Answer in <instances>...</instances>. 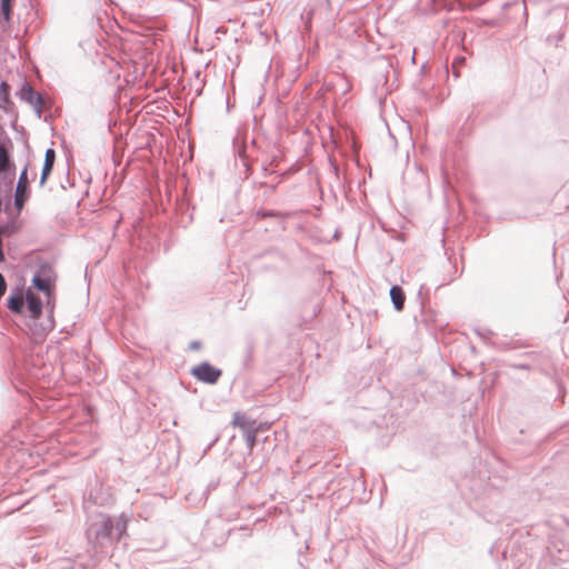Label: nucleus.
Listing matches in <instances>:
<instances>
[{"mask_svg":"<svg viewBox=\"0 0 569 569\" xmlns=\"http://www.w3.org/2000/svg\"><path fill=\"white\" fill-rule=\"evenodd\" d=\"M54 279V272L52 268L47 263L40 266L32 278L33 287L48 297L47 306L50 307V312H52L53 309V306H51V297Z\"/></svg>","mask_w":569,"mask_h":569,"instance_id":"obj_1","label":"nucleus"},{"mask_svg":"<svg viewBox=\"0 0 569 569\" xmlns=\"http://www.w3.org/2000/svg\"><path fill=\"white\" fill-rule=\"evenodd\" d=\"M190 373L199 381L213 385L219 380V378L222 375V371L213 367L208 361H203L198 366H194L191 369Z\"/></svg>","mask_w":569,"mask_h":569,"instance_id":"obj_2","label":"nucleus"},{"mask_svg":"<svg viewBox=\"0 0 569 569\" xmlns=\"http://www.w3.org/2000/svg\"><path fill=\"white\" fill-rule=\"evenodd\" d=\"M28 184H29L28 169H27V167H24V169L21 171V173L19 176V180L17 183L16 193H14V206L18 211H21V209L24 206V202L28 199V196H29Z\"/></svg>","mask_w":569,"mask_h":569,"instance_id":"obj_3","label":"nucleus"},{"mask_svg":"<svg viewBox=\"0 0 569 569\" xmlns=\"http://www.w3.org/2000/svg\"><path fill=\"white\" fill-rule=\"evenodd\" d=\"M21 99L33 107L38 117L41 116L43 101L39 92L33 90L30 86H27L21 91Z\"/></svg>","mask_w":569,"mask_h":569,"instance_id":"obj_4","label":"nucleus"},{"mask_svg":"<svg viewBox=\"0 0 569 569\" xmlns=\"http://www.w3.org/2000/svg\"><path fill=\"white\" fill-rule=\"evenodd\" d=\"M26 305L31 319H38L42 312V301L30 289L26 291Z\"/></svg>","mask_w":569,"mask_h":569,"instance_id":"obj_5","label":"nucleus"},{"mask_svg":"<svg viewBox=\"0 0 569 569\" xmlns=\"http://www.w3.org/2000/svg\"><path fill=\"white\" fill-rule=\"evenodd\" d=\"M26 303V292L17 288L8 298V308L14 313H22Z\"/></svg>","mask_w":569,"mask_h":569,"instance_id":"obj_6","label":"nucleus"},{"mask_svg":"<svg viewBox=\"0 0 569 569\" xmlns=\"http://www.w3.org/2000/svg\"><path fill=\"white\" fill-rule=\"evenodd\" d=\"M56 160V151L52 148L46 150L42 172L40 177V186H43L51 173Z\"/></svg>","mask_w":569,"mask_h":569,"instance_id":"obj_7","label":"nucleus"},{"mask_svg":"<svg viewBox=\"0 0 569 569\" xmlns=\"http://www.w3.org/2000/svg\"><path fill=\"white\" fill-rule=\"evenodd\" d=\"M390 298L397 311H401L405 307L406 297L403 290L399 286L390 288Z\"/></svg>","mask_w":569,"mask_h":569,"instance_id":"obj_8","label":"nucleus"},{"mask_svg":"<svg viewBox=\"0 0 569 569\" xmlns=\"http://www.w3.org/2000/svg\"><path fill=\"white\" fill-rule=\"evenodd\" d=\"M10 156L6 147L0 144V173L9 169Z\"/></svg>","mask_w":569,"mask_h":569,"instance_id":"obj_9","label":"nucleus"},{"mask_svg":"<svg viewBox=\"0 0 569 569\" xmlns=\"http://www.w3.org/2000/svg\"><path fill=\"white\" fill-rule=\"evenodd\" d=\"M231 427H240V428L248 427V421H247L244 415H242L240 412H234L232 421H231Z\"/></svg>","mask_w":569,"mask_h":569,"instance_id":"obj_10","label":"nucleus"},{"mask_svg":"<svg viewBox=\"0 0 569 569\" xmlns=\"http://www.w3.org/2000/svg\"><path fill=\"white\" fill-rule=\"evenodd\" d=\"M12 0H1V11L6 21L10 20L11 17Z\"/></svg>","mask_w":569,"mask_h":569,"instance_id":"obj_11","label":"nucleus"},{"mask_svg":"<svg viewBox=\"0 0 569 569\" xmlns=\"http://www.w3.org/2000/svg\"><path fill=\"white\" fill-rule=\"evenodd\" d=\"M7 290V282L3 274L0 272V299L3 297Z\"/></svg>","mask_w":569,"mask_h":569,"instance_id":"obj_12","label":"nucleus"},{"mask_svg":"<svg viewBox=\"0 0 569 569\" xmlns=\"http://www.w3.org/2000/svg\"><path fill=\"white\" fill-rule=\"evenodd\" d=\"M254 436H256V433H254L253 429H247L246 438L250 442V446L253 445Z\"/></svg>","mask_w":569,"mask_h":569,"instance_id":"obj_13","label":"nucleus"},{"mask_svg":"<svg viewBox=\"0 0 569 569\" xmlns=\"http://www.w3.org/2000/svg\"><path fill=\"white\" fill-rule=\"evenodd\" d=\"M511 367L515 369H518V370H528L529 369V366L525 365V363H516V365H512Z\"/></svg>","mask_w":569,"mask_h":569,"instance_id":"obj_14","label":"nucleus"},{"mask_svg":"<svg viewBox=\"0 0 569 569\" xmlns=\"http://www.w3.org/2000/svg\"><path fill=\"white\" fill-rule=\"evenodd\" d=\"M189 347L192 350H197V349H199L201 347V343H200V341H192V342H190Z\"/></svg>","mask_w":569,"mask_h":569,"instance_id":"obj_15","label":"nucleus"},{"mask_svg":"<svg viewBox=\"0 0 569 569\" xmlns=\"http://www.w3.org/2000/svg\"><path fill=\"white\" fill-rule=\"evenodd\" d=\"M53 328V322L50 320L46 326H43V330H51Z\"/></svg>","mask_w":569,"mask_h":569,"instance_id":"obj_16","label":"nucleus"},{"mask_svg":"<svg viewBox=\"0 0 569 569\" xmlns=\"http://www.w3.org/2000/svg\"><path fill=\"white\" fill-rule=\"evenodd\" d=\"M270 426H271V423H269V422H260L257 427L262 428V427H270Z\"/></svg>","mask_w":569,"mask_h":569,"instance_id":"obj_17","label":"nucleus"},{"mask_svg":"<svg viewBox=\"0 0 569 569\" xmlns=\"http://www.w3.org/2000/svg\"><path fill=\"white\" fill-rule=\"evenodd\" d=\"M8 84L6 82L1 83V91H6L8 89Z\"/></svg>","mask_w":569,"mask_h":569,"instance_id":"obj_18","label":"nucleus"}]
</instances>
